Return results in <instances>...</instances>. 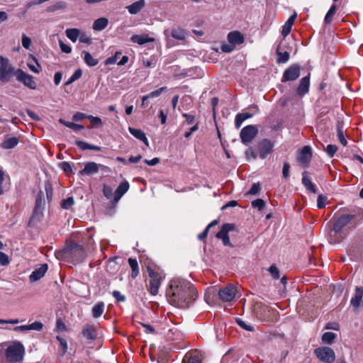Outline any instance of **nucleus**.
Returning a JSON list of instances; mask_svg holds the SVG:
<instances>
[{"label":"nucleus","mask_w":363,"mask_h":363,"mask_svg":"<svg viewBox=\"0 0 363 363\" xmlns=\"http://www.w3.org/2000/svg\"><path fill=\"white\" fill-rule=\"evenodd\" d=\"M169 303L178 308H186L197 297V291L188 281L181 279L171 280L166 292Z\"/></svg>","instance_id":"obj_1"},{"label":"nucleus","mask_w":363,"mask_h":363,"mask_svg":"<svg viewBox=\"0 0 363 363\" xmlns=\"http://www.w3.org/2000/svg\"><path fill=\"white\" fill-rule=\"evenodd\" d=\"M255 113H250L249 112H244L238 113L235 119V126L236 128H239L242 123L247 119L252 118Z\"/></svg>","instance_id":"obj_28"},{"label":"nucleus","mask_w":363,"mask_h":363,"mask_svg":"<svg viewBox=\"0 0 363 363\" xmlns=\"http://www.w3.org/2000/svg\"><path fill=\"white\" fill-rule=\"evenodd\" d=\"M128 130L132 135L143 141L147 146L149 145L148 140L142 130L129 127Z\"/></svg>","instance_id":"obj_25"},{"label":"nucleus","mask_w":363,"mask_h":363,"mask_svg":"<svg viewBox=\"0 0 363 363\" xmlns=\"http://www.w3.org/2000/svg\"><path fill=\"white\" fill-rule=\"evenodd\" d=\"M101 164H98L94 162H89L84 164L83 169L79 171L81 175H91L96 174L99 172Z\"/></svg>","instance_id":"obj_17"},{"label":"nucleus","mask_w":363,"mask_h":363,"mask_svg":"<svg viewBox=\"0 0 363 363\" xmlns=\"http://www.w3.org/2000/svg\"><path fill=\"white\" fill-rule=\"evenodd\" d=\"M254 313L260 320L267 321L269 319L271 311L268 306L261 303H256L254 306Z\"/></svg>","instance_id":"obj_12"},{"label":"nucleus","mask_w":363,"mask_h":363,"mask_svg":"<svg viewBox=\"0 0 363 363\" xmlns=\"http://www.w3.org/2000/svg\"><path fill=\"white\" fill-rule=\"evenodd\" d=\"M336 336V334L334 333L326 332L322 335V341L325 344H332Z\"/></svg>","instance_id":"obj_43"},{"label":"nucleus","mask_w":363,"mask_h":363,"mask_svg":"<svg viewBox=\"0 0 363 363\" xmlns=\"http://www.w3.org/2000/svg\"><path fill=\"white\" fill-rule=\"evenodd\" d=\"M336 11H337L336 5L333 4L331 6V7L330 8L329 11H328V13H326L325 18H324V22L326 24H329L332 22L333 16L336 13Z\"/></svg>","instance_id":"obj_40"},{"label":"nucleus","mask_w":363,"mask_h":363,"mask_svg":"<svg viewBox=\"0 0 363 363\" xmlns=\"http://www.w3.org/2000/svg\"><path fill=\"white\" fill-rule=\"evenodd\" d=\"M237 323L243 329L247 331H252L254 330V328L252 326L247 325L245 322H244L240 318H236Z\"/></svg>","instance_id":"obj_55"},{"label":"nucleus","mask_w":363,"mask_h":363,"mask_svg":"<svg viewBox=\"0 0 363 363\" xmlns=\"http://www.w3.org/2000/svg\"><path fill=\"white\" fill-rule=\"evenodd\" d=\"M235 228V225L233 223L223 224L220 231L216 234V237L218 239L222 240L223 244L225 246L233 247V245L230 241L228 233L229 232L233 230Z\"/></svg>","instance_id":"obj_10"},{"label":"nucleus","mask_w":363,"mask_h":363,"mask_svg":"<svg viewBox=\"0 0 363 363\" xmlns=\"http://www.w3.org/2000/svg\"><path fill=\"white\" fill-rule=\"evenodd\" d=\"M16 79L22 83L25 86L30 89H36L37 84L35 81L34 77L23 71L21 69H18L16 71Z\"/></svg>","instance_id":"obj_7"},{"label":"nucleus","mask_w":363,"mask_h":363,"mask_svg":"<svg viewBox=\"0 0 363 363\" xmlns=\"http://www.w3.org/2000/svg\"><path fill=\"white\" fill-rule=\"evenodd\" d=\"M87 118L89 120V121L92 124H94L95 125H99V126L102 125V121L99 117L93 116L89 115V116H87Z\"/></svg>","instance_id":"obj_56"},{"label":"nucleus","mask_w":363,"mask_h":363,"mask_svg":"<svg viewBox=\"0 0 363 363\" xmlns=\"http://www.w3.org/2000/svg\"><path fill=\"white\" fill-rule=\"evenodd\" d=\"M43 328V324L39 321H35L29 325V330L40 331Z\"/></svg>","instance_id":"obj_54"},{"label":"nucleus","mask_w":363,"mask_h":363,"mask_svg":"<svg viewBox=\"0 0 363 363\" xmlns=\"http://www.w3.org/2000/svg\"><path fill=\"white\" fill-rule=\"evenodd\" d=\"M352 220L357 223L361 222L363 220V212L361 210H357V213L356 214H344L340 216L334 223L332 232L335 235L341 233L342 229L349 224Z\"/></svg>","instance_id":"obj_2"},{"label":"nucleus","mask_w":363,"mask_h":363,"mask_svg":"<svg viewBox=\"0 0 363 363\" xmlns=\"http://www.w3.org/2000/svg\"><path fill=\"white\" fill-rule=\"evenodd\" d=\"M274 279H278L280 277L279 270L275 265H272L267 269Z\"/></svg>","instance_id":"obj_50"},{"label":"nucleus","mask_w":363,"mask_h":363,"mask_svg":"<svg viewBox=\"0 0 363 363\" xmlns=\"http://www.w3.org/2000/svg\"><path fill=\"white\" fill-rule=\"evenodd\" d=\"M74 203L73 197H68L61 201V207L64 209H69Z\"/></svg>","instance_id":"obj_48"},{"label":"nucleus","mask_w":363,"mask_h":363,"mask_svg":"<svg viewBox=\"0 0 363 363\" xmlns=\"http://www.w3.org/2000/svg\"><path fill=\"white\" fill-rule=\"evenodd\" d=\"M257 134L258 128L257 125H249L240 130V138L243 144L247 145L252 141Z\"/></svg>","instance_id":"obj_8"},{"label":"nucleus","mask_w":363,"mask_h":363,"mask_svg":"<svg viewBox=\"0 0 363 363\" xmlns=\"http://www.w3.org/2000/svg\"><path fill=\"white\" fill-rule=\"evenodd\" d=\"M167 91V87H161L157 90H155L153 91H151L147 95L143 96V101H146L150 98H155L160 96L163 92Z\"/></svg>","instance_id":"obj_41"},{"label":"nucleus","mask_w":363,"mask_h":363,"mask_svg":"<svg viewBox=\"0 0 363 363\" xmlns=\"http://www.w3.org/2000/svg\"><path fill=\"white\" fill-rule=\"evenodd\" d=\"M300 70L301 67L299 65L294 64L291 65L284 72L281 82L295 81L300 76Z\"/></svg>","instance_id":"obj_11"},{"label":"nucleus","mask_w":363,"mask_h":363,"mask_svg":"<svg viewBox=\"0 0 363 363\" xmlns=\"http://www.w3.org/2000/svg\"><path fill=\"white\" fill-rule=\"evenodd\" d=\"M58 166L67 174H69L72 172V164L68 162H60Z\"/></svg>","instance_id":"obj_45"},{"label":"nucleus","mask_w":363,"mask_h":363,"mask_svg":"<svg viewBox=\"0 0 363 363\" xmlns=\"http://www.w3.org/2000/svg\"><path fill=\"white\" fill-rule=\"evenodd\" d=\"M9 264V258L7 255L0 252V265L6 266Z\"/></svg>","instance_id":"obj_58"},{"label":"nucleus","mask_w":363,"mask_h":363,"mask_svg":"<svg viewBox=\"0 0 363 363\" xmlns=\"http://www.w3.org/2000/svg\"><path fill=\"white\" fill-rule=\"evenodd\" d=\"M16 71L9 60L0 55V80L9 82L13 76L16 77Z\"/></svg>","instance_id":"obj_5"},{"label":"nucleus","mask_w":363,"mask_h":363,"mask_svg":"<svg viewBox=\"0 0 363 363\" xmlns=\"http://www.w3.org/2000/svg\"><path fill=\"white\" fill-rule=\"evenodd\" d=\"M129 183L127 181L121 182L114 191V201L118 202L121 198L128 191Z\"/></svg>","instance_id":"obj_20"},{"label":"nucleus","mask_w":363,"mask_h":363,"mask_svg":"<svg viewBox=\"0 0 363 363\" xmlns=\"http://www.w3.org/2000/svg\"><path fill=\"white\" fill-rule=\"evenodd\" d=\"M274 147V143L269 139L262 140L258 145L259 157L261 159H264L270 154Z\"/></svg>","instance_id":"obj_13"},{"label":"nucleus","mask_w":363,"mask_h":363,"mask_svg":"<svg viewBox=\"0 0 363 363\" xmlns=\"http://www.w3.org/2000/svg\"><path fill=\"white\" fill-rule=\"evenodd\" d=\"M59 123L74 130V131H79L84 129V126L82 125L77 124L73 122L66 121L62 118L59 119Z\"/></svg>","instance_id":"obj_37"},{"label":"nucleus","mask_w":363,"mask_h":363,"mask_svg":"<svg viewBox=\"0 0 363 363\" xmlns=\"http://www.w3.org/2000/svg\"><path fill=\"white\" fill-rule=\"evenodd\" d=\"M147 271L150 278L149 291L152 295L155 296L158 294L162 277L160 273L155 271L150 267H147Z\"/></svg>","instance_id":"obj_6"},{"label":"nucleus","mask_w":363,"mask_h":363,"mask_svg":"<svg viewBox=\"0 0 363 363\" xmlns=\"http://www.w3.org/2000/svg\"><path fill=\"white\" fill-rule=\"evenodd\" d=\"M59 45L62 52L67 54L72 52V48L69 45L64 43L62 40L59 41Z\"/></svg>","instance_id":"obj_61"},{"label":"nucleus","mask_w":363,"mask_h":363,"mask_svg":"<svg viewBox=\"0 0 363 363\" xmlns=\"http://www.w3.org/2000/svg\"><path fill=\"white\" fill-rule=\"evenodd\" d=\"M234 45L232 44H223L221 45V50L223 52L229 53L231 52L234 50Z\"/></svg>","instance_id":"obj_64"},{"label":"nucleus","mask_w":363,"mask_h":363,"mask_svg":"<svg viewBox=\"0 0 363 363\" xmlns=\"http://www.w3.org/2000/svg\"><path fill=\"white\" fill-rule=\"evenodd\" d=\"M236 289L233 285H228L219 291V298L224 302L231 301L235 296Z\"/></svg>","instance_id":"obj_14"},{"label":"nucleus","mask_w":363,"mask_h":363,"mask_svg":"<svg viewBox=\"0 0 363 363\" xmlns=\"http://www.w3.org/2000/svg\"><path fill=\"white\" fill-rule=\"evenodd\" d=\"M104 309V303L103 302H99L92 308V315L97 318L100 317Z\"/></svg>","instance_id":"obj_38"},{"label":"nucleus","mask_w":363,"mask_h":363,"mask_svg":"<svg viewBox=\"0 0 363 363\" xmlns=\"http://www.w3.org/2000/svg\"><path fill=\"white\" fill-rule=\"evenodd\" d=\"M83 336L87 340H94L97 337V332L91 325H86L82 332Z\"/></svg>","instance_id":"obj_23"},{"label":"nucleus","mask_w":363,"mask_h":363,"mask_svg":"<svg viewBox=\"0 0 363 363\" xmlns=\"http://www.w3.org/2000/svg\"><path fill=\"white\" fill-rule=\"evenodd\" d=\"M281 46V43L279 45H278V47L277 48V50H276L277 55L278 56V58L277 60V62L278 64H282V63L287 62L289 61V57H290L289 52H287V51L281 52L280 50Z\"/></svg>","instance_id":"obj_31"},{"label":"nucleus","mask_w":363,"mask_h":363,"mask_svg":"<svg viewBox=\"0 0 363 363\" xmlns=\"http://www.w3.org/2000/svg\"><path fill=\"white\" fill-rule=\"evenodd\" d=\"M245 156L247 160L250 158L256 159L257 157V153L252 150V148L250 147L245 151Z\"/></svg>","instance_id":"obj_63"},{"label":"nucleus","mask_w":363,"mask_h":363,"mask_svg":"<svg viewBox=\"0 0 363 363\" xmlns=\"http://www.w3.org/2000/svg\"><path fill=\"white\" fill-rule=\"evenodd\" d=\"M218 222L217 220H213L212 222H211L208 225L207 227L206 228V229L204 230V231L201 233H200L199 235H198V238L199 240H204L207 235H208V231L209 230L213 227V226H216V225H218Z\"/></svg>","instance_id":"obj_42"},{"label":"nucleus","mask_w":363,"mask_h":363,"mask_svg":"<svg viewBox=\"0 0 363 363\" xmlns=\"http://www.w3.org/2000/svg\"><path fill=\"white\" fill-rule=\"evenodd\" d=\"M112 295L118 302H124L125 301V296L124 295H122L121 292L118 291H113Z\"/></svg>","instance_id":"obj_59"},{"label":"nucleus","mask_w":363,"mask_h":363,"mask_svg":"<svg viewBox=\"0 0 363 363\" xmlns=\"http://www.w3.org/2000/svg\"><path fill=\"white\" fill-rule=\"evenodd\" d=\"M48 269V267L47 264H43L39 268L35 269L29 276L30 282H35L40 279L43 277H44Z\"/></svg>","instance_id":"obj_19"},{"label":"nucleus","mask_w":363,"mask_h":363,"mask_svg":"<svg viewBox=\"0 0 363 363\" xmlns=\"http://www.w3.org/2000/svg\"><path fill=\"white\" fill-rule=\"evenodd\" d=\"M327 197L323 194H320L317 199V207L318 208H323L325 206V202Z\"/></svg>","instance_id":"obj_53"},{"label":"nucleus","mask_w":363,"mask_h":363,"mask_svg":"<svg viewBox=\"0 0 363 363\" xmlns=\"http://www.w3.org/2000/svg\"><path fill=\"white\" fill-rule=\"evenodd\" d=\"M24 352V347L21 343H14L6 350V357L10 362H21L23 358Z\"/></svg>","instance_id":"obj_4"},{"label":"nucleus","mask_w":363,"mask_h":363,"mask_svg":"<svg viewBox=\"0 0 363 363\" xmlns=\"http://www.w3.org/2000/svg\"><path fill=\"white\" fill-rule=\"evenodd\" d=\"M302 184L308 191L313 194L316 193V188L312 182L311 179L308 175L307 172H303L302 174Z\"/></svg>","instance_id":"obj_24"},{"label":"nucleus","mask_w":363,"mask_h":363,"mask_svg":"<svg viewBox=\"0 0 363 363\" xmlns=\"http://www.w3.org/2000/svg\"><path fill=\"white\" fill-rule=\"evenodd\" d=\"M228 40L232 45H240L244 42V36L239 31H232L228 34Z\"/></svg>","instance_id":"obj_22"},{"label":"nucleus","mask_w":363,"mask_h":363,"mask_svg":"<svg viewBox=\"0 0 363 363\" xmlns=\"http://www.w3.org/2000/svg\"><path fill=\"white\" fill-rule=\"evenodd\" d=\"M172 36L177 40H184L185 38L186 33L182 29H174L172 30Z\"/></svg>","instance_id":"obj_44"},{"label":"nucleus","mask_w":363,"mask_h":363,"mask_svg":"<svg viewBox=\"0 0 363 363\" xmlns=\"http://www.w3.org/2000/svg\"><path fill=\"white\" fill-rule=\"evenodd\" d=\"M67 8V3L63 1H59L54 4L53 5H51L48 6L46 9V11L48 13H53L55 11H57L58 10H62Z\"/></svg>","instance_id":"obj_34"},{"label":"nucleus","mask_w":363,"mask_h":363,"mask_svg":"<svg viewBox=\"0 0 363 363\" xmlns=\"http://www.w3.org/2000/svg\"><path fill=\"white\" fill-rule=\"evenodd\" d=\"M260 190V185L259 183H255L251 186L250 189L248 191V194L250 195L257 194Z\"/></svg>","instance_id":"obj_60"},{"label":"nucleus","mask_w":363,"mask_h":363,"mask_svg":"<svg viewBox=\"0 0 363 363\" xmlns=\"http://www.w3.org/2000/svg\"><path fill=\"white\" fill-rule=\"evenodd\" d=\"M363 297V287L357 286L355 289V293L354 296L350 300V304L355 309L358 308L360 306V303L362 301Z\"/></svg>","instance_id":"obj_21"},{"label":"nucleus","mask_w":363,"mask_h":363,"mask_svg":"<svg viewBox=\"0 0 363 363\" xmlns=\"http://www.w3.org/2000/svg\"><path fill=\"white\" fill-rule=\"evenodd\" d=\"M67 257L73 259L74 262H82L86 257V252L82 245L76 242H70L63 250Z\"/></svg>","instance_id":"obj_3"},{"label":"nucleus","mask_w":363,"mask_h":363,"mask_svg":"<svg viewBox=\"0 0 363 363\" xmlns=\"http://www.w3.org/2000/svg\"><path fill=\"white\" fill-rule=\"evenodd\" d=\"M128 262L131 269L130 277L132 279H135L140 272L138 261L135 258L130 257Z\"/></svg>","instance_id":"obj_30"},{"label":"nucleus","mask_w":363,"mask_h":363,"mask_svg":"<svg viewBox=\"0 0 363 363\" xmlns=\"http://www.w3.org/2000/svg\"><path fill=\"white\" fill-rule=\"evenodd\" d=\"M314 353L322 362L332 363L335 359V354L333 349L328 347H320L315 350Z\"/></svg>","instance_id":"obj_9"},{"label":"nucleus","mask_w":363,"mask_h":363,"mask_svg":"<svg viewBox=\"0 0 363 363\" xmlns=\"http://www.w3.org/2000/svg\"><path fill=\"white\" fill-rule=\"evenodd\" d=\"M146 6L145 0H138L126 6L128 13L132 15L138 14Z\"/></svg>","instance_id":"obj_18"},{"label":"nucleus","mask_w":363,"mask_h":363,"mask_svg":"<svg viewBox=\"0 0 363 363\" xmlns=\"http://www.w3.org/2000/svg\"><path fill=\"white\" fill-rule=\"evenodd\" d=\"M310 87V74L303 77L299 83L298 86L296 89V93L299 96H304L309 91Z\"/></svg>","instance_id":"obj_16"},{"label":"nucleus","mask_w":363,"mask_h":363,"mask_svg":"<svg viewBox=\"0 0 363 363\" xmlns=\"http://www.w3.org/2000/svg\"><path fill=\"white\" fill-rule=\"evenodd\" d=\"M75 144L82 150H91L99 151L101 149V147H99V146L93 145L89 144L86 142L82 141V140H77L75 142Z\"/></svg>","instance_id":"obj_33"},{"label":"nucleus","mask_w":363,"mask_h":363,"mask_svg":"<svg viewBox=\"0 0 363 363\" xmlns=\"http://www.w3.org/2000/svg\"><path fill=\"white\" fill-rule=\"evenodd\" d=\"M153 40V38L148 37L147 35H134L131 37V41L139 45H143Z\"/></svg>","instance_id":"obj_32"},{"label":"nucleus","mask_w":363,"mask_h":363,"mask_svg":"<svg viewBox=\"0 0 363 363\" xmlns=\"http://www.w3.org/2000/svg\"><path fill=\"white\" fill-rule=\"evenodd\" d=\"M103 193L105 197H106L108 199H111L113 195L114 196L112 188L105 184L103 187Z\"/></svg>","instance_id":"obj_52"},{"label":"nucleus","mask_w":363,"mask_h":363,"mask_svg":"<svg viewBox=\"0 0 363 363\" xmlns=\"http://www.w3.org/2000/svg\"><path fill=\"white\" fill-rule=\"evenodd\" d=\"M43 199H44V194L43 191H40L37 195V198H36V201H35V209H34V213L30 218V223L37 216V215H35V213H37L38 210L42 207Z\"/></svg>","instance_id":"obj_35"},{"label":"nucleus","mask_w":363,"mask_h":363,"mask_svg":"<svg viewBox=\"0 0 363 363\" xmlns=\"http://www.w3.org/2000/svg\"><path fill=\"white\" fill-rule=\"evenodd\" d=\"M290 164L289 162H285L284 163L282 174L284 179H287L289 176Z\"/></svg>","instance_id":"obj_62"},{"label":"nucleus","mask_w":363,"mask_h":363,"mask_svg":"<svg viewBox=\"0 0 363 363\" xmlns=\"http://www.w3.org/2000/svg\"><path fill=\"white\" fill-rule=\"evenodd\" d=\"M296 13H294V14H292L289 18V19L286 21V23H284V25L282 27V31H281V33L282 35L286 37V35H288L289 34V33L291 32V28H292V26L293 24L294 23V21L296 18Z\"/></svg>","instance_id":"obj_26"},{"label":"nucleus","mask_w":363,"mask_h":363,"mask_svg":"<svg viewBox=\"0 0 363 363\" xmlns=\"http://www.w3.org/2000/svg\"><path fill=\"white\" fill-rule=\"evenodd\" d=\"M83 54L84 55V62L88 66L94 67L98 64V60L94 58L89 52L84 51Z\"/></svg>","instance_id":"obj_39"},{"label":"nucleus","mask_w":363,"mask_h":363,"mask_svg":"<svg viewBox=\"0 0 363 363\" xmlns=\"http://www.w3.org/2000/svg\"><path fill=\"white\" fill-rule=\"evenodd\" d=\"M121 55V52H116L113 56L108 57L105 61V65H113L117 61L118 56Z\"/></svg>","instance_id":"obj_57"},{"label":"nucleus","mask_w":363,"mask_h":363,"mask_svg":"<svg viewBox=\"0 0 363 363\" xmlns=\"http://www.w3.org/2000/svg\"><path fill=\"white\" fill-rule=\"evenodd\" d=\"M108 24V19L107 18H99L94 21L92 28L96 31H101L106 28Z\"/></svg>","instance_id":"obj_27"},{"label":"nucleus","mask_w":363,"mask_h":363,"mask_svg":"<svg viewBox=\"0 0 363 363\" xmlns=\"http://www.w3.org/2000/svg\"><path fill=\"white\" fill-rule=\"evenodd\" d=\"M312 157V149L310 146H304L301 150L298 156V162L303 164L306 165L311 160Z\"/></svg>","instance_id":"obj_15"},{"label":"nucleus","mask_w":363,"mask_h":363,"mask_svg":"<svg viewBox=\"0 0 363 363\" xmlns=\"http://www.w3.org/2000/svg\"><path fill=\"white\" fill-rule=\"evenodd\" d=\"M57 340L59 341L61 349H60V354L63 356L67 351V341L60 336H57Z\"/></svg>","instance_id":"obj_47"},{"label":"nucleus","mask_w":363,"mask_h":363,"mask_svg":"<svg viewBox=\"0 0 363 363\" xmlns=\"http://www.w3.org/2000/svg\"><path fill=\"white\" fill-rule=\"evenodd\" d=\"M337 138H338L340 143L343 146H346L347 144V142L344 137L342 125L339 124L337 125Z\"/></svg>","instance_id":"obj_46"},{"label":"nucleus","mask_w":363,"mask_h":363,"mask_svg":"<svg viewBox=\"0 0 363 363\" xmlns=\"http://www.w3.org/2000/svg\"><path fill=\"white\" fill-rule=\"evenodd\" d=\"M18 143V139L16 137H6L1 143V147L4 149H12Z\"/></svg>","instance_id":"obj_29"},{"label":"nucleus","mask_w":363,"mask_h":363,"mask_svg":"<svg viewBox=\"0 0 363 363\" xmlns=\"http://www.w3.org/2000/svg\"><path fill=\"white\" fill-rule=\"evenodd\" d=\"M65 33L70 40L75 43L79 37L80 31L77 28H68L66 30Z\"/></svg>","instance_id":"obj_36"},{"label":"nucleus","mask_w":363,"mask_h":363,"mask_svg":"<svg viewBox=\"0 0 363 363\" xmlns=\"http://www.w3.org/2000/svg\"><path fill=\"white\" fill-rule=\"evenodd\" d=\"M338 148H337V146L335 145H328L325 149V151L326 152V153L328 154V155L330 157H333L335 154L336 153V152L337 151Z\"/></svg>","instance_id":"obj_49"},{"label":"nucleus","mask_w":363,"mask_h":363,"mask_svg":"<svg viewBox=\"0 0 363 363\" xmlns=\"http://www.w3.org/2000/svg\"><path fill=\"white\" fill-rule=\"evenodd\" d=\"M252 206L253 208H256L261 211L265 206V202L262 199H257L252 202Z\"/></svg>","instance_id":"obj_51"}]
</instances>
